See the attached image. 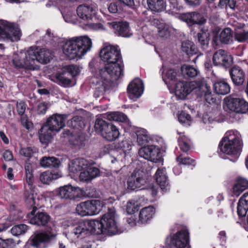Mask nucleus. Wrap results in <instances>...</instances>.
I'll list each match as a JSON object with an SVG mask.
<instances>
[{
  "label": "nucleus",
  "mask_w": 248,
  "mask_h": 248,
  "mask_svg": "<svg viewBox=\"0 0 248 248\" xmlns=\"http://www.w3.org/2000/svg\"><path fill=\"white\" fill-rule=\"evenodd\" d=\"M101 60L107 63L99 70V76L106 83L117 80L123 75V65L118 46H108L100 52Z\"/></svg>",
  "instance_id": "nucleus-1"
},
{
  "label": "nucleus",
  "mask_w": 248,
  "mask_h": 248,
  "mask_svg": "<svg viewBox=\"0 0 248 248\" xmlns=\"http://www.w3.org/2000/svg\"><path fill=\"white\" fill-rule=\"evenodd\" d=\"M92 46L91 39L87 36L73 37L63 46V53L70 59L81 57L90 50Z\"/></svg>",
  "instance_id": "nucleus-2"
},
{
  "label": "nucleus",
  "mask_w": 248,
  "mask_h": 248,
  "mask_svg": "<svg viewBox=\"0 0 248 248\" xmlns=\"http://www.w3.org/2000/svg\"><path fill=\"white\" fill-rule=\"evenodd\" d=\"M66 118V115L58 113L49 117L39 130L40 141L42 143H47L51 140L54 132H58L64 127Z\"/></svg>",
  "instance_id": "nucleus-3"
},
{
  "label": "nucleus",
  "mask_w": 248,
  "mask_h": 248,
  "mask_svg": "<svg viewBox=\"0 0 248 248\" xmlns=\"http://www.w3.org/2000/svg\"><path fill=\"white\" fill-rule=\"evenodd\" d=\"M240 135L237 131H230L219 144L221 152L227 155H237L242 148Z\"/></svg>",
  "instance_id": "nucleus-4"
},
{
  "label": "nucleus",
  "mask_w": 248,
  "mask_h": 248,
  "mask_svg": "<svg viewBox=\"0 0 248 248\" xmlns=\"http://www.w3.org/2000/svg\"><path fill=\"white\" fill-rule=\"evenodd\" d=\"M96 132L108 141H112L117 139L120 135L118 128L111 123H108L102 119H97L94 124Z\"/></svg>",
  "instance_id": "nucleus-5"
},
{
  "label": "nucleus",
  "mask_w": 248,
  "mask_h": 248,
  "mask_svg": "<svg viewBox=\"0 0 248 248\" xmlns=\"http://www.w3.org/2000/svg\"><path fill=\"white\" fill-rule=\"evenodd\" d=\"M26 202L30 206H33L31 213L28 215V217L30 218V222L31 224L40 227H44L47 225L50 221L51 219L50 216L48 214L45 212H38L34 215L37 208L34 206L35 202L33 194H29L26 198Z\"/></svg>",
  "instance_id": "nucleus-6"
},
{
  "label": "nucleus",
  "mask_w": 248,
  "mask_h": 248,
  "mask_svg": "<svg viewBox=\"0 0 248 248\" xmlns=\"http://www.w3.org/2000/svg\"><path fill=\"white\" fill-rule=\"evenodd\" d=\"M28 55L31 60L33 61L34 70L39 69L37 62L47 63L52 58L53 55L50 51L46 48H40L38 47H31L28 50Z\"/></svg>",
  "instance_id": "nucleus-7"
},
{
  "label": "nucleus",
  "mask_w": 248,
  "mask_h": 248,
  "mask_svg": "<svg viewBox=\"0 0 248 248\" xmlns=\"http://www.w3.org/2000/svg\"><path fill=\"white\" fill-rule=\"evenodd\" d=\"M105 234L111 235L118 232L117 215L114 207L108 209V211L102 217Z\"/></svg>",
  "instance_id": "nucleus-8"
},
{
  "label": "nucleus",
  "mask_w": 248,
  "mask_h": 248,
  "mask_svg": "<svg viewBox=\"0 0 248 248\" xmlns=\"http://www.w3.org/2000/svg\"><path fill=\"white\" fill-rule=\"evenodd\" d=\"M1 38L11 41H17L20 39L21 32L18 27L6 21H0Z\"/></svg>",
  "instance_id": "nucleus-9"
},
{
  "label": "nucleus",
  "mask_w": 248,
  "mask_h": 248,
  "mask_svg": "<svg viewBox=\"0 0 248 248\" xmlns=\"http://www.w3.org/2000/svg\"><path fill=\"white\" fill-rule=\"evenodd\" d=\"M224 103L231 111L237 113H245L248 111V103L244 99L230 95L224 99Z\"/></svg>",
  "instance_id": "nucleus-10"
},
{
  "label": "nucleus",
  "mask_w": 248,
  "mask_h": 248,
  "mask_svg": "<svg viewBox=\"0 0 248 248\" xmlns=\"http://www.w3.org/2000/svg\"><path fill=\"white\" fill-rule=\"evenodd\" d=\"M100 202L97 200L87 201L77 205L76 211L82 217L97 214L100 210Z\"/></svg>",
  "instance_id": "nucleus-11"
},
{
  "label": "nucleus",
  "mask_w": 248,
  "mask_h": 248,
  "mask_svg": "<svg viewBox=\"0 0 248 248\" xmlns=\"http://www.w3.org/2000/svg\"><path fill=\"white\" fill-rule=\"evenodd\" d=\"M146 183L145 174L140 170H135L129 176L127 181V188L135 190L141 188Z\"/></svg>",
  "instance_id": "nucleus-12"
},
{
  "label": "nucleus",
  "mask_w": 248,
  "mask_h": 248,
  "mask_svg": "<svg viewBox=\"0 0 248 248\" xmlns=\"http://www.w3.org/2000/svg\"><path fill=\"white\" fill-rule=\"evenodd\" d=\"M56 236L51 232H38L32 235L30 238V245L37 248H45V244L49 243Z\"/></svg>",
  "instance_id": "nucleus-13"
},
{
  "label": "nucleus",
  "mask_w": 248,
  "mask_h": 248,
  "mask_svg": "<svg viewBox=\"0 0 248 248\" xmlns=\"http://www.w3.org/2000/svg\"><path fill=\"white\" fill-rule=\"evenodd\" d=\"M212 60L215 65L224 68L229 67L232 62L231 56L223 49H219L215 52L213 56Z\"/></svg>",
  "instance_id": "nucleus-14"
},
{
  "label": "nucleus",
  "mask_w": 248,
  "mask_h": 248,
  "mask_svg": "<svg viewBox=\"0 0 248 248\" xmlns=\"http://www.w3.org/2000/svg\"><path fill=\"white\" fill-rule=\"evenodd\" d=\"M189 233L186 230H181L167 238L170 245L176 248H184L188 242Z\"/></svg>",
  "instance_id": "nucleus-15"
},
{
  "label": "nucleus",
  "mask_w": 248,
  "mask_h": 248,
  "mask_svg": "<svg viewBox=\"0 0 248 248\" xmlns=\"http://www.w3.org/2000/svg\"><path fill=\"white\" fill-rule=\"evenodd\" d=\"M97 8L96 4L94 2L81 4L77 9L78 16L84 20L91 19L93 15L95 14V11Z\"/></svg>",
  "instance_id": "nucleus-16"
},
{
  "label": "nucleus",
  "mask_w": 248,
  "mask_h": 248,
  "mask_svg": "<svg viewBox=\"0 0 248 248\" xmlns=\"http://www.w3.org/2000/svg\"><path fill=\"white\" fill-rule=\"evenodd\" d=\"M129 97L132 100L139 98L143 92V83L139 78H135L131 82L127 87Z\"/></svg>",
  "instance_id": "nucleus-17"
},
{
  "label": "nucleus",
  "mask_w": 248,
  "mask_h": 248,
  "mask_svg": "<svg viewBox=\"0 0 248 248\" xmlns=\"http://www.w3.org/2000/svg\"><path fill=\"white\" fill-rule=\"evenodd\" d=\"M21 56H19L17 54H14L12 61L13 65L17 68L34 70L32 65L33 61L32 60H31L30 57H29L28 50L24 54L23 60H21Z\"/></svg>",
  "instance_id": "nucleus-18"
},
{
  "label": "nucleus",
  "mask_w": 248,
  "mask_h": 248,
  "mask_svg": "<svg viewBox=\"0 0 248 248\" xmlns=\"http://www.w3.org/2000/svg\"><path fill=\"white\" fill-rule=\"evenodd\" d=\"M194 83L179 81L175 85V94L179 99H184L194 90Z\"/></svg>",
  "instance_id": "nucleus-19"
},
{
  "label": "nucleus",
  "mask_w": 248,
  "mask_h": 248,
  "mask_svg": "<svg viewBox=\"0 0 248 248\" xmlns=\"http://www.w3.org/2000/svg\"><path fill=\"white\" fill-rule=\"evenodd\" d=\"M107 25L109 28L115 30V33L119 35L124 37H129L131 33L130 32L128 24L126 22H109Z\"/></svg>",
  "instance_id": "nucleus-20"
},
{
  "label": "nucleus",
  "mask_w": 248,
  "mask_h": 248,
  "mask_svg": "<svg viewBox=\"0 0 248 248\" xmlns=\"http://www.w3.org/2000/svg\"><path fill=\"white\" fill-rule=\"evenodd\" d=\"M229 74L231 79L235 86H242L245 80V72L239 66L234 65L231 68Z\"/></svg>",
  "instance_id": "nucleus-21"
},
{
  "label": "nucleus",
  "mask_w": 248,
  "mask_h": 248,
  "mask_svg": "<svg viewBox=\"0 0 248 248\" xmlns=\"http://www.w3.org/2000/svg\"><path fill=\"white\" fill-rule=\"evenodd\" d=\"M159 154L158 149L153 145L144 146L139 150L140 157L152 162H156Z\"/></svg>",
  "instance_id": "nucleus-22"
},
{
  "label": "nucleus",
  "mask_w": 248,
  "mask_h": 248,
  "mask_svg": "<svg viewBox=\"0 0 248 248\" xmlns=\"http://www.w3.org/2000/svg\"><path fill=\"white\" fill-rule=\"evenodd\" d=\"M87 230L90 234H105V230L104 229V224L102 218L100 221L91 220L88 221L86 223Z\"/></svg>",
  "instance_id": "nucleus-23"
},
{
  "label": "nucleus",
  "mask_w": 248,
  "mask_h": 248,
  "mask_svg": "<svg viewBox=\"0 0 248 248\" xmlns=\"http://www.w3.org/2000/svg\"><path fill=\"white\" fill-rule=\"evenodd\" d=\"M78 188L73 187L71 185H66L59 188L58 196L61 199H74L77 196Z\"/></svg>",
  "instance_id": "nucleus-24"
},
{
  "label": "nucleus",
  "mask_w": 248,
  "mask_h": 248,
  "mask_svg": "<svg viewBox=\"0 0 248 248\" xmlns=\"http://www.w3.org/2000/svg\"><path fill=\"white\" fill-rule=\"evenodd\" d=\"M88 167L87 160L83 158H76L69 164V171L75 174H78Z\"/></svg>",
  "instance_id": "nucleus-25"
},
{
  "label": "nucleus",
  "mask_w": 248,
  "mask_h": 248,
  "mask_svg": "<svg viewBox=\"0 0 248 248\" xmlns=\"http://www.w3.org/2000/svg\"><path fill=\"white\" fill-rule=\"evenodd\" d=\"M100 175V170L95 167H89L79 173L80 180L89 182Z\"/></svg>",
  "instance_id": "nucleus-26"
},
{
  "label": "nucleus",
  "mask_w": 248,
  "mask_h": 248,
  "mask_svg": "<svg viewBox=\"0 0 248 248\" xmlns=\"http://www.w3.org/2000/svg\"><path fill=\"white\" fill-rule=\"evenodd\" d=\"M71 236L75 238H83L89 235L86 223H81L72 227Z\"/></svg>",
  "instance_id": "nucleus-27"
},
{
  "label": "nucleus",
  "mask_w": 248,
  "mask_h": 248,
  "mask_svg": "<svg viewBox=\"0 0 248 248\" xmlns=\"http://www.w3.org/2000/svg\"><path fill=\"white\" fill-rule=\"evenodd\" d=\"M185 20L188 26H191L194 24L202 25L206 22V20L201 16L200 14L193 12L185 14Z\"/></svg>",
  "instance_id": "nucleus-28"
},
{
  "label": "nucleus",
  "mask_w": 248,
  "mask_h": 248,
  "mask_svg": "<svg viewBox=\"0 0 248 248\" xmlns=\"http://www.w3.org/2000/svg\"><path fill=\"white\" fill-rule=\"evenodd\" d=\"M26 108L25 103L23 101L17 102L16 103V110L18 114L21 116V121L23 126L29 129L32 126V124L29 121L26 116L24 115V112Z\"/></svg>",
  "instance_id": "nucleus-29"
},
{
  "label": "nucleus",
  "mask_w": 248,
  "mask_h": 248,
  "mask_svg": "<svg viewBox=\"0 0 248 248\" xmlns=\"http://www.w3.org/2000/svg\"><path fill=\"white\" fill-rule=\"evenodd\" d=\"M69 141L73 147L76 149H80L84 147L86 144V138L84 134L78 133L71 135Z\"/></svg>",
  "instance_id": "nucleus-30"
},
{
  "label": "nucleus",
  "mask_w": 248,
  "mask_h": 248,
  "mask_svg": "<svg viewBox=\"0 0 248 248\" xmlns=\"http://www.w3.org/2000/svg\"><path fill=\"white\" fill-rule=\"evenodd\" d=\"M230 86L226 81L218 80L214 84V90L215 92L218 94L226 95L230 92Z\"/></svg>",
  "instance_id": "nucleus-31"
},
{
  "label": "nucleus",
  "mask_w": 248,
  "mask_h": 248,
  "mask_svg": "<svg viewBox=\"0 0 248 248\" xmlns=\"http://www.w3.org/2000/svg\"><path fill=\"white\" fill-rule=\"evenodd\" d=\"M147 2L149 8L154 12H161L166 8L165 0H147Z\"/></svg>",
  "instance_id": "nucleus-32"
},
{
  "label": "nucleus",
  "mask_w": 248,
  "mask_h": 248,
  "mask_svg": "<svg viewBox=\"0 0 248 248\" xmlns=\"http://www.w3.org/2000/svg\"><path fill=\"white\" fill-rule=\"evenodd\" d=\"M155 212V208L152 206H148L142 208L139 214V221L144 223L152 218Z\"/></svg>",
  "instance_id": "nucleus-33"
},
{
  "label": "nucleus",
  "mask_w": 248,
  "mask_h": 248,
  "mask_svg": "<svg viewBox=\"0 0 248 248\" xmlns=\"http://www.w3.org/2000/svg\"><path fill=\"white\" fill-rule=\"evenodd\" d=\"M155 176L157 183L162 189L165 188L169 184L165 168L158 169L156 172Z\"/></svg>",
  "instance_id": "nucleus-34"
},
{
  "label": "nucleus",
  "mask_w": 248,
  "mask_h": 248,
  "mask_svg": "<svg viewBox=\"0 0 248 248\" xmlns=\"http://www.w3.org/2000/svg\"><path fill=\"white\" fill-rule=\"evenodd\" d=\"M60 165V160L55 157L44 156L40 160V165L45 168H57Z\"/></svg>",
  "instance_id": "nucleus-35"
},
{
  "label": "nucleus",
  "mask_w": 248,
  "mask_h": 248,
  "mask_svg": "<svg viewBox=\"0 0 248 248\" xmlns=\"http://www.w3.org/2000/svg\"><path fill=\"white\" fill-rule=\"evenodd\" d=\"M155 24L156 25L158 34L160 37L167 38L170 36V28L169 25L155 19Z\"/></svg>",
  "instance_id": "nucleus-36"
},
{
  "label": "nucleus",
  "mask_w": 248,
  "mask_h": 248,
  "mask_svg": "<svg viewBox=\"0 0 248 248\" xmlns=\"http://www.w3.org/2000/svg\"><path fill=\"white\" fill-rule=\"evenodd\" d=\"M248 188V181L244 178H239L233 187V193L235 196H238L240 193Z\"/></svg>",
  "instance_id": "nucleus-37"
},
{
  "label": "nucleus",
  "mask_w": 248,
  "mask_h": 248,
  "mask_svg": "<svg viewBox=\"0 0 248 248\" xmlns=\"http://www.w3.org/2000/svg\"><path fill=\"white\" fill-rule=\"evenodd\" d=\"M62 176L58 172H44L40 174V180L44 184H47L52 180L57 179Z\"/></svg>",
  "instance_id": "nucleus-38"
},
{
  "label": "nucleus",
  "mask_w": 248,
  "mask_h": 248,
  "mask_svg": "<svg viewBox=\"0 0 248 248\" xmlns=\"http://www.w3.org/2000/svg\"><path fill=\"white\" fill-rule=\"evenodd\" d=\"M182 50L188 55L196 54L198 50L195 44L189 40H186L182 43Z\"/></svg>",
  "instance_id": "nucleus-39"
},
{
  "label": "nucleus",
  "mask_w": 248,
  "mask_h": 248,
  "mask_svg": "<svg viewBox=\"0 0 248 248\" xmlns=\"http://www.w3.org/2000/svg\"><path fill=\"white\" fill-rule=\"evenodd\" d=\"M181 69L183 76L188 77L194 78L200 73L197 69L190 65L184 64L181 66Z\"/></svg>",
  "instance_id": "nucleus-40"
},
{
  "label": "nucleus",
  "mask_w": 248,
  "mask_h": 248,
  "mask_svg": "<svg viewBox=\"0 0 248 248\" xmlns=\"http://www.w3.org/2000/svg\"><path fill=\"white\" fill-rule=\"evenodd\" d=\"M191 83H194L195 84L193 85L194 90L196 89L199 91L200 95L202 96V93L208 91L210 89V87L208 85L206 81L203 78L192 81Z\"/></svg>",
  "instance_id": "nucleus-41"
},
{
  "label": "nucleus",
  "mask_w": 248,
  "mask_h": 248,
  "mask_svg": "<svg viewBox=\"0 0 248 248\" xmlns=\"http://www.w3.org/2000/svg\"><path fill=\"white\" fill-rule=\"evenodd\" d=\"M178 76V72L172 69L167 70L165 73L162 72V78L166 84L169 83L170 81H176Z\"/></svg>",
  "instance_id": "nucleus-42"
},
{
  "label": "nucleus",
  "mask_w": 248,
  "mask_h": 248,
  "mask_svg": "<svg viewBox=\"0 0 248 248\" xmlns=\"http://www.w3.org/2000/svg\"><path fill=\"white\" fill-rule=\"evenodd\" d=\"M232 34L230 28L224 29L220 33L219 39L221 43L224 44H229L232 42Z\"/></svg>",
  "instance_id": "nucleus-43"
},
{
  "label": "nucleus",
  "mask_w": 248,
  "mask_h": 248,
  "mask_svg": "<svg viewBox=\"0 0 248 248\" xmlns=\"http://www.w3.org/2000/svg\"><path fill=\"white\" fill-rule=\"evenodd\" d=\"M66 75H67V73L65 71L62 73H57L55 76L54 81L62 86H67L69 85L71 81L66 77Z\"/></svg>",
  "instance_id": "nucleus-44"
},
{
  "label": "nucleus",
  "mask_w": 248,
  "mask_h": 248,
  "mask_svg": "<svg viewBox=\"0 0 248 248\" xmlns=\"http://www.w3.org/2000/svg\"><path fill=\"white\" fill-rule=\"evenodd\" d=\"M68 125L74 128L82 129L85 126V123L81 116H76L68 122Z\"/></svg>",
  "instance_id": "nucleus-45"
},
{
  "label": "nucleus",
  "mask_w": 248,
  "mask_h": 248,
  "mask_svg": "<svg viewBox=\"0 0 248 248\" xmlns=\"http://www.w3.org/2000/svg\"><path fill=\"white\" fill-rule=\"evenodd\" d=\"M107 118L109 121H114L118 122H124L127 116L124 113L119 112H113L108 113L107 115Z\"/></svg>",
  "instance_id": "nucleus-46"
},
{
  "label": "nucleus",
  "mask_w": 248,
  "mask_h": 248,
  "mask_svg": "<svg viewBox=\"0 0 248 248\" xmlns=\"http://www.w3.org/2000/svg\"><path fill=\"white\" fill-rule=\"evenodd\" d=\"M198 43L202 48L205 49L207 48L209 44V39L207 33H198L196 36Z\"/></svg>",
  "instance_id": "nucleus-47"
},
{
  "label": "nucleus",
  "mask_w": 248,
  "mask_h": 248,
  "mask_svg": "<svg viewBox=\"0 0 248 248\" xmlns=\"http://www.w3.org/2000/svg\"><path fill=\"white\" fill-rule=\"evenodd\" d=\"M28 230V226L25 224H19L13 226L11 229L12 234L18 236L25 234Z\"/></svg>",
  "instance_id": "nucleus-48"
},
{
  "label": "nucleus",
  "mask_w": 248,
  "mask_h": 248,
  "mask_svg": "<svg viewBox=\"0 0 248 248\" xmlns=\"http://www.w3.org/2000/svg\"><path fill=\"white\" fill-rule=\"evenodd\" d=\"M137 142L140 145L147 143L149 140L147 132L144 129L139 130L137 133Z\"/></svg>",
  "instance_id": "nucleus-49"
},
{
  "label": "nucleus",
  "mask_w": 248,
  "mask_h": 248,
  "mask_svg": "<svg viewBox=\"0 0 248 248\" xmlns=\"http://www.w3.org/2000/svg\"><path fill=\"white\" fill-rule=\"evenodd\" d=\"M179 145L181 150L187 152L190 149L189 140L185 136L181 137L178 139Z\"/></svg>",
  "instance_id": "nucleus-50"
},
{
  "label": "nucleus",
  "mask_w": 248,
  "mask_h": 248,
  "mask_svg": "<svg viewBox=\"0 0 248 248\" xmlns=\"http://www.w3.org/2000/svg\"><path fill=\"white\" fill-rule=\"evenodd\" d=\"M248 210V205L244 203L242 199H239L237 205V214L239 217H245Z\"/></svg>",
  "instance_id": "nucleus-51"
},
{
  "label": "nucleus",
  "mask_w": 248,
  "mask_h": 248,
  "mask_svg": "<svg viewBox=\"0 0 248 248\" xmlns=\"http://www.w3.org/2000/svg\"><path fill=\"white\" fill-rule=\"evenodd\" d=\"M64 71L67 75L70 74L71 76L75 77L79 74L80 72L78 66L75 65H70L65 67Z\"/></svg>",
  "instance_id": "nucleus-52"
},
{
  "label": "nucleus",
  "mask_w": 248,
  "mask_h": 248,
  "mask_svg": "<svg viewBox=\"0 0 248 248\" xmlns=\"http://www.w3.org/2000/svg\"><path fill=\"white\" fill-rule=\"evenodd\" d=\"M177 161L179 162L180 164L190 165H195V160L187 156H184L182 155H180L177 158Z\"/></svg>",
  "instance_id": "nucleus-53"
},
{
  "label": "nucleus",
  "mask_w": 248,
  "mask_h": 248,
  "mask_svg": "<svg viewBox=\"0 0 248 248\" xmlns=\"http://www.w3.org/2000/svg\"><path fill=\"white\" fill-rule=\"evenodd\" d=\"M234 38L239 42H244L248 39V31H236L234 34Z\"/></svg>",
  "instance_id": "nucleus-54"
},
{
  "label": "nucleus",
  "mask_w": 248,
  "mask_h": 248,
  "mask_svg": "<svg viewBox=\"0 0 248 248\" xmlns=\"http://www.w3.org/2000/svg\"><path fill=\"white\" fill-rule=\"evenodd\" d=\"M131 141L128 139H124L120 141L118 144V147L122 149L124 152L129 151L131 149Z\"/></svg>",
  "instance_id": "nucleus-55"
},
{
  "label": "nucleus",
  "mask_w": 248,
  "mask_h": 248,
  "mask_svg": "<svg viewBox=\"0 0 248 248\" xmlns=\"http://www.w3.org/2000/svg\"><path fill=\"white\" fill-rule=\"evenodd\" d=\"M20 154L26 157H31L34 152L33 151V149L31 147H26V148H22L20 150Z\"/></svg>",
  "instance_id": "nucleus-56"
},
{
  "label": "nucleus",
  "mask_w": 248,
  "mask_h": 248,
  "mask_svg": "<svg viewBox=\"0 0 248 248\" xmlns=\"http://www.w3.org/2000/svg\"><path fill=\"white\" fill-rule=\"evenodd\" d=\"M179 121L181 123H185L191 120V116L189 114L185 111H182L178 116Z\"/></svg>",
  "instance_id": "nucleus-57"
},
{
  "label": "nucleus",
  "mask_w": 248,
  "mask_h": 248,
  "mask_svg": "<svg viewBox=\"0 0 248 248\" xmlns=\"http://www.w3.org/2000/svg\"><path fill=\"white\" fill-rule=\"evenodd\" d=\"M106 83L105 82L102 83V86L101 87H98L95 89L94 93V96L95 98H99L103 95V93L105 91V85Z\"/></svg>",
  "instance_id": "nucleus-58"
},
{
  "label": "nucleus",
  "mask_w": 248,
  "mask_h": 248,
  "mask_svg": "<svg viewBox=\"0 0 248 248\" xmlns=\"http://www.w3.org/2000/svg\"><path fill=\"white\" fill-rule=\"evenodd\" d=\"M202 95H204L205 100L208 103L211 104L215 102L216 99L212 96L211 89L202 93Z\"/></svg>",
  "instance_id": "nucleus-59"
},
{
  "label": "nucleus",
  "mask_w": 248,
  "mask_h": 248,
  "mask_svg": "<svg viewBox=\"0 0 248 248\" xmlns=\"http://www.w3.org/2000/svg\"><path fill=\"white\" fill-rule=\"evenodd\" d=\"M12 244V240L10 239H3L0 238V248H9Z\"/></svg>",
  "instance_id": "nucleus-60"
},
{
  "label": "nucleus",
  "mask_w": 248,
  "mask_h": 248,
  "mask_svg": "<svg viewBox=\"0 0 248 248\" xmlns=\"http://www.w3.org/2000/svg\"><path fill=\"white\" fill-rule=\"evenodd\" d=\"M188 6L192 7H197L201 5L202 0H185Z\"/></svg>",
  "instance_id": "nucleus-61"
},
{
  "label": "nucleus",
  "mask_w": 248,
  "mask_h": 248,
  "mask_svg": "<svg viewBox=\"0 0 248 248\" xmlns=\"http://www.w3.org/2000/svg\"><path fill=\"white\" fill-rule=\"evenodd\" d=\"M3 157L4 160L6 161H10L13 160V155L11 151L7 150L3 153Z\"/></svg>",
  "instance_id": "nucleus-62"
},
{
  "label": "nucleus",
  "mask_w": 248,
  "mask_h": 248,
  "mask_svg": "<svg viewBox=\"0 0 248 248\" xmlns=\"http://www.w3.org/2000/svg\"><path fill=\"white\" fill-rule=\"evenodd\" d=\"M37 108L38 113L44 114L47 108V104L45 102L41 103L38 105Z\"/></svg>",
  "instance_id": "nucleus-63"
},
{
  "label": "nucleus",
  "mask_w": 248,
  "mask_h": 248,
  "mask_svg": "<svg viewBox=\"0 0 248 248\" xmlns=\"http://www.w3.org/2000/svg\"><path fill=\"white\" fill-rule=\"evenodd\" d=\"M136 208L132 202H129L126 205V210L128 213L133 214L135 211Z\"/></svg>",
  "instance_id": "nucleus-64"
}]
</instances>
